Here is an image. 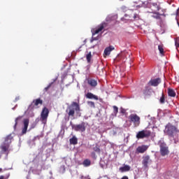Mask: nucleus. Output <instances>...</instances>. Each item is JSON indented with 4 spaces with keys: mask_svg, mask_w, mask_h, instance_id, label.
I'll use <instances>...</instances> for the list:
<instances>
[{
    "mask_svg": "<svg viewBox=\"0 0 179 179\" xmlns=\"http://www.w3.org/2000/svg\"><path fill=\"white\" fill-rule=\"evenodd\" d=\"M175 45L176 48H179V37L176 38L175 40Z\"/></svg>",
    "mask_w": 179,
    "mask_h": 179,
    "instance_id": "obj_31",
    "label": "nucleus"
},
{
    "mask_svg": "<svg viewBox=\"0 0 179 179\" xmlns=\"http://www.w3.org/2000/svg\"><path fill=\"white\" fill-rule=\"evenodd\" d=\"M1 149L3 152H7L9 149V144H6V143H4V145L1 146Z\"/></svg>",
    "mask_w": 179,
    "mask_h": 179,
    "instance_id": "obj_28",
    "label": "nucleus"
},
{
    "mask_svg": "<svg viewBox=\"0 0 179 179\" xmlns=\"http://www.w3.org/2000/svg\"><path fill=\"white\" fill-rule=\"evenodd\" d=\"M70 145H78V138L73 136L71 138L69 139Z\"/></svg>",
    "mask_w": 179,
    "mask_h": 179,
    "instance_id": "obj_22",
    "label": "nucleus"
},
{
    "mask_svg": "<svg viewBox=\"0 0 179 179\" xmlns=\"http://www.w3.org/2000/svg\"><path fill=\"white\" fill-rule=\"evenodd\" d=\"M168 96L169 97H176V91H174V90H173L171 88H169L168 89Z\"/></svg>",
    "mask_w": 179,
    "mask_h": 179,
    "instance_id": "obj_21",
    "label": "nucleus"
},
{
    "mask_svg": "<svg viewBox=\"0 0 179 179\" xmlns=\"http://www.w3.org/2000/svg\"><path fill=\"white\" fill-rule=\"evenodd\" d=\"M148 163H152V159H150V156L145 155V156L143 157L142 164H143L144 169H148Z\"/></svg>",
    "mask_w": 179,
    "mask_h": 179,
    "instance_id": "obj_10",
    "label": "nucleus"
},
{
    "mask_svg": "<svg viewBox=\"0 0 179 179\" xmlns=\"http://www.w3.org/2000/svg\"><path fill=\"white\" fill-rule=\"evenodd\" d=\"M38 105L43 106V100L41 99H34L31 104L34 107H37Z\"/></svg>",
    "mask_w": 179,
    "mask_h": 179,
    "instance_id": "obj_16",
    "label": "nucleus"
},
{
    "mask_svg": "<svg viewBox=\"0 0 179 179\" xmlns=\"http://www.w3.org/2000/svg\"><path fill=\"white\" fill-rule=\"evenodd\" d=\"M113 50H114V47L113 46H109V47L106 48L104 50L105 55H110V54H111V51H113Z\"/></svg>",
    "mask_w": 179,
    "mask_h": 179,
    "instance_id": "obj_20",
    "label": "nucleus"
},
{
    "mask_svg": "<svg viewBox=\"0 0 179 179\" xmlns=\"http://www.w3.org/2000/svg\"><path fill=\"white\" fill-rule=\"evenodd\" d=\"M161 83H162V79L158 78L151 79L148 83V86H154L155 87H156V86H159V85H160Z\"/></svg>",
    "mask_w": 179,
    "mask_h": 179,
    "instance_id": "obj_9",
    "label": "nucleus"
},
{
    "mask_svg": "<svg viewBox=\"0 0 179 179\" xmlns=\"http://www.w3.org/2000/svg\"><path fill=\"white\" fill-rule=\"evenodd\" d=\"M94 40H97V38H92V39L91 40V43H93V41H94Z\"/></svg>",
    "mask_w": 179,
    "mask_h": 179,
    "instance_id": "obj_38",
    "label": "nucleus"
},
{
    "mask_svg": "<svg viewBox=\"0 0 179 179\" xmlns=\"http://www.w3.org/2000/svg\"><path fill=\"white\" fill-rule=\"evenodd\" d=\"M153 15H152V17H154V19H157L160 20V19H162L161 16H164V17H166V15L164 13H166V10L163 9L162 10V13H159L157 12H152Z\"/></svg>",
    "mask_w": 179,
    "mask_h": 179,
    "instance_id": "obj_12",
    "label": "nucleus"
},
{
    "mask_svg": "<svg viewBox=\"0 0 179 179\" xmlns=\"http://www.w3.org/2000/svg\"><path fill=\"white\" fill-rule=\"evenodd\" d=\"M159 152L161 156L164 157V156H169L170 155V150H169V146L164 142H161L159 144Z\"/></svg>",
    "mask_w": 179,
    "mask_h": 179,
    "instance_id": "obj_3",
    "label": "nucleus"
},
{
    "mask_svg": "<svg viewBox=\"0 0 179 179\" xmlns=\"http://www.w3.org/2000/svg\"><path fill=\"white\" fill-rule=\"evenodd\" d=\"M29 119L24 120V127L22 128V134L24 135L27 132V128H29Z\"/></svg>",
    "mask_w": 179,
    "mask_h": 179,
    "instance_id": "obj_14",
    "label": "nucleus"
},
{
    "mask_svg": "<svg viewBox=\"0 0 179 179\" xmlns=\"http://www.w3.org/2000/svg\"><path fill=\"white\" fill-rule=\"evenodd\" d=\"M129 121L133 122L134 127H139L141 125V117L136 114H131L129 116Z\"/></svg>",
    "mask_w": 179,
    "mask_h": 179,
    "instance_id": "obj_5",
    "label": "nucleus"
},
{
    "mask_svg": "<svg viewBox=\"0 0 179 179\" xmlns=\"http://www.w3.org/2000/svg\"><path fill=\"white\" fill-rule=\"evenodd\" d=\"M87 104L88 106H90V107H92V108H94L96 107V106L94 105V102L92 101H87Z\"/></svg>",
    "mask_w": 179,
    "mask_h": 179,
    "instance_id": "obj_30",
    "label": "nucleus"
},
{
    "mask_svg": "<svg viewBox=\"0 0 179 179\" xmlns=\"http://www.w3.org/2000/svg\"><path fill=\"white\" fill-rule=\"evenodd\" d=\"M3 170L2 168H0V173H2Z\"/></svg>",
    "mask_w": 179,
    "mask_h": 179,
    "instance_id": "obj_40",
    "label": "nucleus"
},
{
    "mask_svg": "<svg viewBox=\"0 0 179 179\" xmlns=\"http://www.w3.org/2000/svg\"><path fill=\"white\" fill-rule=\"evenodd\" d=\"M86 58H87V62H88V64H90V61H92V52H90L86 55Z\"/></svg>",
    "mask_w": 179,
    "mask_h": 179,
    "instance_id": "obj_29",
    "label": "nucleus"
},
{
    "mask_svg": "<svg viewBox=\"0 0 179 179\" xmlns=\"http://www.w3.org/2000/svg\"><path fill=\"white\" fill-rule=\"evenodd\" d=\"M106 26H107V24L106 22H103L99 26L98 29H93L92 36H94L95 34H99L100 31H103V29L106 27Z\"/></svg>",
    "mask_w": 179,
    "mask_h": 179,
    "instance_id": "obj_11",
    "label": "nucleus"
},
{
    "mask_svg": "<svg viewBox=\"0 0 179 179\" xmlns=\"http://www.w3.org/2000/svg\"><path fill=\"white\" fill-rule=\"evenodd\" d=\"M92 150L93 152H91V157L94 159V160H96V159H97V155H96V153L100 155L101 153V150L100 149V146L96 144L93 146Z\"/></svg>",
    "mask_w": 179,
    "mask_h": 179,
    "instance_id": "obj_8",
    "label": "nucleus"
},
{
    "mask_svg": "<svg viewBox=\"0 0 179 179\" xmlns=\"http://www.w3.org/2000/svg\"><path fill=\"white\" fill-rule=\"evenodd\" d=\"M87 83L91 87H96L97 86V80L94 79H88Z\"/></svg>",
    "mask_w": 179,
    "mask_h": 179,
    "instance_id": "obj_19",
    "label": "nucleus"
},
{
    "mask_svg": "<svg viewBox=\"0 0 179 179\" xmlns=\"http://www.w3.org/2000/svg\"><path fill=\"white\" fill-rule=\"evenodd\" d=\"M9 178V176L5 177L3 176H0V179H8Z\"/></svg>",
    "mask_w": 179,
    "mask_h": 179,
    "instance_id": "obj_37",
    "label": "nucleus"
},
{
    "mask_svg": "<svg viewBox=\"0 0 179 179\" xmlns=\"http://www.w3.org/2000/svg\"><path fill=\"white\" fill-rule=\"evenodd\" d=\"M152 135V132L149 130L143 129L136 134V138L137 139H145L149 138Z\"/></svg>",
    "mask_w": 179,
    "mask_h": 179,
    "instance_id": "obj_4",
    "label": "nucleus"
},
{
    "mask_svg": "<svg viewBox=\"0 0 179 179\" xmlns=\"http://www.w3.org/2000/svg\"><path fill=\"white\" fill-rule=\"evenodd\" d=\"M52 85V83H50L46 87H45V92H48V89H50V87H51Z\"/></svg>",
    "mask_w": 179,
    "mask_h": 179,
    "instance_id": "obj_34",
    "label": "nucleus"
},
{
    "mask_svg": "<svg viewBox=\"0 0 179 179\" xmlns=\"http://www.w3.org/2000/svg\"><path fill=\"white\" fill-rule=\"evenodd\" d=\"M164 133L166 135L169 136V138H178L179 134L178 127L168 123L165 127Z\"/></svg>",
    "mask_w": 179,
    "mask_h": 179,
    "instance_id": "obj_2",
    "label": "nucleus"
},
{
    "mask_svg": "<svg viewBox=\"0 0 179 179\" xmlns=\"http://www.w3.org/2000/svg\"><path fill=\"white\" fill-rule=\"evenodd\" d=\"M113 110H114L115 114H117L118 113V107L114 106H113Z\"/></svg>",
    "mask_w": 179,
    "mask_h": 179,
    "instance_id": "obj_33",
    "label": "nucleus"
},
{
    "mask_svg": "<svg viewBox=\"0 0 179 179\" xmlns=\"http://www.w3.org/2000/svg\"><path fill=\"white\" fill-rule=\"evenodd\" d=\"M13 139V137H12V135L10 134L6 137L4 143L9 145L10 143H12Z\"/></svg>",
    "mask_w": 179,
    "mask_h": 179,
    "instance_id": "obj_23",
    "label": "nucleus"
},
{
    "mask_svg": "<svg viewBox=\"0 0 179 179\" xmlns=\"http://www.w3.org/2000/svg\"><path fill=\"white\" fill-rule=\"evenodd\" d=\"M72 128L73 129H74V131L85 132V131H86V123H85V122H83L81 124H73Z\"/></svg>",
    "mask_w": 179,
    "mask_h": 179,
    "instance_id": "obj_7",
    "label": "nucleus"
},
{
    "mask_svg": "<svg viewBox=\"0 0 179 179\" xmlns=\"http://www.w3.org/2000/svg\"><path fill=\"white\" fill-rule=\"evenodd\" d=\"M120 1H124V0H120Z\"/></svg>",
    "mask_w": 179,
    "mask_h": 179,
    "instance_id": "obj_41",
    "label": "nucleus"
},
{
    "mask_svg": "<svg viewBox=\"0 0 179 179\" xmlns=\"http://www.w3.org/2000/svg\"><path fill=\"white\" fill-rule=\"evenodd\" d=\"M154 6H155L157 10H160L161 8H160V6H158L157 3H153L152 4Z\"/></svg>",
    "mask_w": 179,
    "mask_h": 179,
    "instance_id": "obj_32",
    "label": "nucleus"
},
{
    "mask_svg": "<svg viewBox=\"0 0 179 179\" xmlns=\"http://www.w3.org/2000/svg\"><path fill=\"white\" fill-rule=\"evenodd\" d=\"M159 103L161 104H164V103H166V98L164 96V93H163V92L162 94V96L159 99Z\"/></svg>",
    "mask_w": 179,
    "mask_h": 179,
    "instance_id": "obj_26",
    "label": "nucleus"
},
{
    "mask_svg": "<svg viewBox=\"0 0 179 179\" xmlns=\"http://www.w3.org/2000/svg\"><path fill=\"white\" fill-rule=\"evenodd\" d=\"M75 111L78 115V117H80V106H79L78 102H72L66 110V113L68 114V116L71 118L75 117Z\"/></svg>",
    "mask_w": 179,
    "mask_h": 179,
    "instance_id": "obj_1",
    "label": "nucleus"
},
{
    "mask_svg": "<svg viewBox=\"0 0 179 179\" xmlns=\"http://www.w3.org/2000/svg\"><path fill=\"white\" fill-rule=\"evenodd\" d=\"M121 179H129V178H128V176H123Z\"/></svg>",
    "mask_w": 179,
    "mask_h": 179,
    "instance_id": "obj_39",
    "label": "nucleus"
},
{
    "mask_svg": "<svg viewBox=\"0 0 179 179\" xmlns=\"http://www.w3.org/2000/svg\"><path fill=\"white\" fill-rule=\"evenodd\" d=\"M131 170V166L129 165H124L119 169L120 173H127V171H129Z\"/></svg>",
    "mask_w": 179,
    "mask_h": 179,
    "instance_id": "obj_18",
    "label": "nucleus"
},
{
    "mask_svg": "<svg viewBox=\"0 0 179 179\" xmlns=\"http://www.w3.org/2000/svg\"><path fill=\"white\" fill-rule=\"evenodd\" d=\"M134 19H139V15H138V14H134Z\"/></svg>",
    "mask_w": 179,
    "mask_h": 179,
    "instance_id": "obj_36",
    "label": "nucleus"
},
{
    "mask_svg": "<svg viewBox=\"0 0 179 179\" xmlns=\"http://www.w3.org/2000/svg\"><path fill=\"white\" fill-rule=\"evenodd\" d=\"M83 164L85 167H89L92 164L90 159H86L83 161Z\"/></svg>",
    "mask_w": 179,
    "mask_h": 179,
    "instance_id": "obj_24",
    "label": "nucleus"
},
{
    "mask_svg": "<svg viewBox=\"0 0 179 179\" xmlns=\"http://www.w3.org/2000/svg\"><path fill=\"white\" fill-rule=\"evenodd\" d=\"M148 148L149 146L145 145L138 146L136 149V152H138V153H145L148 150Z\"/></svg>",
    "mask_w": 179,
    "mask_h": 179,
    "instance_id": "obj_15",
    "label": "nucleus"
},
{
    "mask_svg": "<svg viewBox=\"0 0 179 179\" xmlns=\"http://www.w3.org/2000/svg\"><path fill=\"white\" fill-rule=\"evenodd\" d=\"M85 97L90 99L99 100V96H97V95L93 94L92 92H87L85 95Z\"/></svg>",
    "mask_w": 179,
    "mask_h": 179,
    "instance_id": "obj_17",
    "label": "nucleus"
},
{
    "mask_svg": "<svg viewBox=\"0 0 179 179\" xmlns=\"http://www.w3.org/2000/svg\"><path fill=\"white\" fill-rule=\"evenodd\" d=\"M50 110L47 108V107H44L41 113V121L43 122V124H47V119L48 118Z\"/></svg>",
    "mask_w": 179,
    "mask_h": 179,
    "instance_id": "obj_6",
    "label": "nucleus"
},
{
    "mask_svg": "<svg viewBox=\"0 0 179 179\" xmlns=\"http://www.w3.org/2000/svg\"><path fill=\"white\" fill-rule=\"evenodd\" d=\"M158 50H159L161 55H164V48L163 47V45H159Z\"/></svg>",
    "mask_w": 179,
    "mask_h": 179,
    "instance_id": "obj_25",
    "label": "nucleus"
},
{
    "mask_svg": "<svg viewBox=\"0 0 179 179\" xmlns=\"http://www.w3.org/2000/svg\"><path fill=\"white\" fill-rule=\"evenodd\" d=\"M120 113L122 114H125V113H127V110L125 109H124V108H121L120 109Z\"/></svg>",
    "mask_w": 179,
    "mask_h": 179,
    "instance_id": "obj_35",
    "label": "nucleus"
},
{
    "mask_svg": "<svg viewBox=\"0 0 179 179\" xmlns=\"http://www.w3.org/2000/svg\"><path fill=\"white\" fill-rule=\"evenodd\" d=\"M23 118V116H18L17 118L15 120V125H14V129H16V127H17V122L18 121H20Z\"/></svg>",
    "mask_w": 179,
    "mask_h": 179,
    "instance_id": "obj_27",
    "label": "nucleus"
},
{
    "mask_svg": "<svg viewBox=\"0 0 179 179\" xmlns=\"http://www.w3.org/2000/svg\"><path fill=\"white\" fill-rule=\"evenodd\" d=\"M143 94L144 96H150L152 94V87L149 85H146L143 90Z\"/></svg>",
    "mask_w": 179,
    "mask_h": 179,
    "instance_id": "obj_13",
    "label": "nucleus"
}]
</instances>
